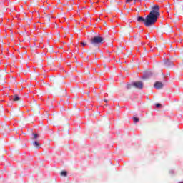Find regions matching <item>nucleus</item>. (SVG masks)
<instances>
[{
	"label": "nucleus",
	"instance_id": "2",
	"mask_svg": "<svg viewBox=\"0 0 183 183\" xmlns=\"http://www.w3.org/2000/svg\"><path fill=\"white\" fill-rule=\"evenodd\" d=\"M102 42H104V38L99 36H96L91 39V44L92 45H99V44H102Z\"/></svg>",
	"mask_w": 183,
	"mask_h": 183
},
{
	"label": "nucleus",
	"instance_id": "4",
	"mask_svg": "<svg viewBox=\"0 0 183 183\" xmlns=\"http://www.w3.org/2000/svg\"><path fill=\"white\" fill-rule=\"evenodd\" d=\"M154 87L156 88V89H162V88H164V84L161 81H156Z\"/></svg>",
	"mask_w": 183,
	"mask_h": 183
},
{
	"label": "nucleus",
	"instance_id": "12",
	"mask_svg": "<svg viewBox=\"0 0 183 183\" xmlns=\"http://www.w3.org/2000/svg\"><path fill=\"white\" fill-rule=\"evenodd\" d=\"M80 44L82 45V46H86V43L85 42H81Z\"/></svg>",
	"mask_w": 183,
	"mask_h": 183
},
{
	"label": "nucleus",
	"instance_id": "6",
	"mask_svg": "<svg viewBox=\"0 0 183 183\" xmlns=\"http://www.w3.org/2000/svg\"><path fill=\"white\" fill-rule=\"evenodd\" d=\"M164 64L166 66H173L174 63L170 59H167L166 61H164Z\"/></svg>",
	"mask_w": 183,
	"mask_h": 183
},
{
	"label": "nucleus",
	"instance_id": "1",
	"mask_svg": "<svg viewBox=\"0 0 183 183\" xmlns=\"http://www.w3.org/2000/svg\"><path fill=\"white\" fill-rule=\"evenodd\" d=\"M160 15L159 6L154 5L146 18L138 16L137 21V22H143L145 26H152V25H155V23L158 21V18H159Z\"/></svg>",
	"mask_w": 183,
	"mask_h": 183
},
{
	"label": "nucleus",
	"instance_id": "14",
	"mask_svg": "<svg viewBox=\"0 0 183 183\" xmlns=\"http://www.w3.org/2000/svg\"><path fill=\"white\" fill-rule=\"evenodd\" d=\"M132 1H134V0H126V2H127V4H129V2H132Z\"/></svg>",
	"mask_w": 183,
	"mask_h": 183
},
{
	"label": "nucleus",
	"instance_id": "5",
	"mask_svg": "<svg viewBox=\"0 0 183 183\" xmlns=\"http://www.w3.org/2000/svg\"><path fill=\"white\" fill-rule=\"evenodd\" d=\"M21 97L18 96V94H15L12 97V101H14V102H21Z\"/></svg>",
	"mask_w": 183,
	"mask_h": 183
},
{
	"label": "nucleus",
	"instance_id": "15",
	"mask_svg": "<svg viewBox=\"0 0 183 183\" xmlns=\"http://www.w3.org/2000/svg\"><path fill=\"white\" fill-rule=\"evenodd\" d=\"M104 102H108V100L105 99V100H104Z\"/></svg>",
	"mask_w": 183,
	"mask_h": 183
},
{
	"label": "nucleus",
	"instance_id": "10",
	"mask_svg": "<svg viewBox=\"0 0 183 183\" xmlns=\"http://www.w3.org/2000/svg\"><path fill=\"white\" fill-rule=\"evenodd\" d=\"M134 119V122H139V119H138L137 117H133Z\"/></svg>",
	"mask_w": 183,
	"mask_h": 183
},
{
	"label": "nucleus",
	"instance_id": "11",
	"mask_svg": "<svg viewBox=\"0 0 183 183\" xmlns=\"http://www.w3.org/2000/svg\"><path fill=\"white\" fill-rule=\"evenodd\" d=\"M36 138H38V135L36 134H34L33 138L34 141H36Z\"/></svg>",
	"mask_w": 183,
	"mask_h": 183
},
{
	"label": "nucleus",
	"instance_id": "8",
	"mask_svg": "<svg viewBox=\"0 0 183 183\" xmlns=\"http://www.w3.org/2000/svg\"><path fill=\"white\" fill-rule=\"evenodd\" d=\"M67 172H66V171H62V172H61V173H60V174L62 176V177H66V175H67Z\"/></svg>",
	"mask_w": 183,
	"mask_h": 183
},
{
	"label": "nucleus",
	"instance_id": "13",
	"mask_svg": "<svg viewBox=\"0 0 183 183\" xmlns=\"http://www.w3.org/2000/svg\"><path fill=\"white\" fill-rule=\"evenodd\" d=\"M157 108H161L162 105L161 104H156Z\"/></svg>",
	"mask_w": 183,
	"mask_h": 183
},
{
	"label": "nucleus",
	"instance_id": "9",
	"mask_svg": "<svg viewBox=\"0 0 183 183\" xmlns=\"http://www.w3.org/2000/svg\"><path fill=\"white\" fill-rule=\"evenodd\" d=\"M132 86H134L133 84H127V89H131V88H132Z\"/></svg>",
	"mask_w": 183,
	"mask_h": 183
},
{
	"label": "nucleus",
	"instance_id": "3",
	"mask_svg": "<svg viewBox=\"0 0 183 183\" xmlns=\"http://www.w3.org/2000/svg\"><path fill=\"white\" fill-rule=\"evenodd\" d=\"M133 86L137 89H142L144 88V83L142 81H136L133 83Z\"/></svg>",
	"mask_w": 183,
	"mask_h": 183
},
{
	"label": "nucleus",
	"instance_id": "7",
	"mask_svg": "<svg viewBox=\"0 0 183 183\" xmlns=\"http://www.w3.org/2000/svg\"><path fill=\"white\" fill-rule=\"evenodd\" d=\"M33 146H34L36 148H38L39 145V142H38V140H34L32 142Z\"/></svg>",
	"mask_w": 183,
	"mask_h": 183
}]
</instances>
